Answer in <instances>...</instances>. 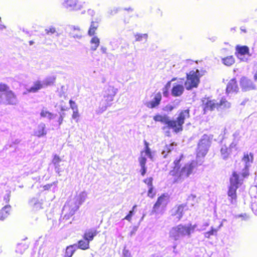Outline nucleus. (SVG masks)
<instances>
[{"label": "nucleus", "instance_id": "4", "mask_svg": "<svg viewBox=\"0 0 257 257\" xmlns=\"http://www.w3.org/2000/svg\"><path fill=\"white\" fill-rule=\"evenodd\" d=\"M197 226V224L192 225L190 223L185 225L179 224L171 229L170 236L176 240L185 236L190 237L191 233L194 232Z\"/></svg>", "mask_w": 257, "mask_h": 257}, {"label": "nucleus", "instance_id": "45", "mask_svg": "<svg viewBox=\"0 0 257 257\" xmlns=\"http://www.w3.org/2000/svg\"><path fill=\"white\" fill-rule=\"evenodd\" d=\"M251 209L257 216V202H253L251 204Z\"/></svg>", "mask_w": 257, "mask_h": 257}, {"label": "nucleus", "instance_id": "29", "mask_svg": "<svg viewBox=\"0 0 257 257\" xmlns=\"http://www.w3.org/2000/svg\"><path fill=\"white\" fill-rule=\"evenodd\" d=\"M75 245H76V244H74L72 245H70L66 247L64 257H72L75 251V249H74V246Z\"/></svg>", "mask_w": 257, "mask_h": 257}, {"label": "nucleus", "instance_id": "31", "mask_svg": "<svg viewBox=\"0 0 257 257\" xmlns=\"http://www.w3.org/2000/svg\"><path fill=\"white\" fill-rule=\"evenodd\" d=\"M222 62L224 65L229 66L234 63V58L232 56H228L222 58Z\"/></svg>", "mask_w": 257, "mask_h": 257}, {"label": "nucleus", "instance_id": "62", "mask_svg": "<svg viewBox=\"0 0 257 257\" xmlns=\"http://www.w3.org/2000/svg\"><path fill=\"white\" fill-rule=\"evenodd\" d=\"M166 155H164V157L166 158Z\"/></svg>", "mask_w": 257, "mask_h": 257}, {"label": "nucleus", "instance_id": "52", "mask_svg": "<svg viewBox=\"0 0 257 257\" xmlns=\"http://www.w3.org/2000/svg\"><path fill=\"white\" fill-rule=\"evenodd\" d=\"M245 216H246V214L245 213L240 214L236 215V218L242 217L244 218L245 217Z\"/></svg>", "mask_w": 257, "mask_h": 257}, {"label": "nucleus", "instance_id": "30", "mask_svg": "<svg viewBox=\"0 0 257 257\" xmlns=\"http://www.w3.org/2000/svg\"><path fill=\"white\" fill-rule=\"evenodd\" d=\"M55 79L56 78L54 77H49L46 78L42 82V84H43V87H45L53 85L55 83Z\"/></svg>", "mask_w": 257, "mask_h": 257}, {"label": "nucleus", "instance_id": "48", "mask_svg": "<svg viewBox=\"0 0 257 257\" xmlns=\"http://www.w3.org/2000/svg\"><path fill=\"white\" fill-rule=\"evenodd\" d=\"M123 254L124 257H129L131 255V253L128 250L124 249L123 250Z\"/></svg>", "mask_w": 257, "mask_h": 257}, {"label": "nucleus", "instance_id": "2", "mask_svg": "<svg viewBox=\"0 0 257 257\" xmlns=\"http://www.w3.org/2000/svg\"><path fill=\"white\" fill-rule=\"evenodd\" d=\"M189 117V110H182L179 114L176 120H171L166 114H162V123H164L169 128H172L176 133L182 130L184 120Z\"/></svg>", "mask_w": 257, "mask_h": 257}, {"label": "nucleus", "instance_id": "49", "mask_svg": "<svg viewBox=\"0 0 257 257\" xmlns=\"http://www.w3.org/2000/svg\"><path fill=\"white\" fill-rule=\"evenodd\" d=\"M64 113H63L62 114H61L60 117H59L58 118V123L59 124H61L62 122H63V115Z\"/></svg>", "mask_w": 257, "mask_h": 257}, {"label": "nucleus", "instance_id": "3", "mask_svg": "<svg viewBox=\"0 0 257 257\" xmlns=\"http://www.w3.org/2000/svg\"><path fill=\"white\" fill-rule=\"evenodd\" d=\"M183 155H181L179 159H176L174 161V169L170 171V174L173 176H176L180 179H184L192 174L193 170L196 167V162L192 161L190 163L185 164L181 169H180V161Z\"/></svg>", "mask_w": 257, "mask_h": 257}, {"label": "nucleus", "instance_id": "59", "mask_svg": "<svg viewBox=\"0 0 257 257\" xmlns=\"http://www.w3.org/2000/svg\"><path fill=\"white\" fill-rule=\"evenodd\" d=\"M161 154H162V155H163L164 154V153L163 152H162Z\"/></svg>", "mask_w": 257, "mask_h": 257}, {"label": "nucleus", "instance_id": "16", "mask_svg": "<svg viewBox=\"0 0 257 257\" xmlns=\"http://www.w3.org/2000/svg\"><path fill=\"white\" fill-rule=\"evenodd\" d=\"M64 6L70 10H78L81 8V6L77 0H66L64 3Z\"/></svg>", "mask_w": 257, "mask_h": 257}, {"label": "nucleus", "instance_id": "23", "mask_svg": "<svg viewBox=\"0 0 257 257\" xmlns=\"http://www.w3.org/2000/svg\"><path fill=\"white\" fill-rule=\"evenodd\" d=\"M46 133L45 125L43 123L39 125L37 128L34 132L35 136L39 138L46 135Z\"/></svg>", "mask_w": 257, "mask_h": 257}, {"label": "nucleus", "instance_id": "39", "mask_svg": "<svg viewBox=\"0 0 257 257\" xmlns=\"http://www.w3.org/2000/svg\"><path fill=\"white\" fill-rule=\"evenodd\" d=\"M162 206L163 205H166L168 202L169 196L168 194H162Z\"/></svg>", "mask_w": 257, "mask_h": 257}, {"label": "nucleus", "instance_id": "41", "mask_svg": "<svg viewBox=\"0 0 257 257\" xmlns=\"http://www.w3.org/2000/svg\"><path fill=\"white\" fill-rule=\"evenodd\" d=\"M156 192L154 190V189L152 187L149 188L148 192V195L151 198H154L155 196Z\"/></svg>", "mask_w": 257, "mask_h": 257}, {"label": "nucleus", "instance_id": "24", "mask_svg": "<svg viewBox=\"0 0 257 257\" xmlns=\"http://www.w3.org/2000/svg\"><path fill=\"white\" fill-rule=\"evenodd\" d=\"M43 87V84H42V82L36 81L34 83L33 85L28 89V92L35 93Z\"/></svg>", "mask_w": 257, "mask_h": 257}, {"label": "nucleus", "instance_id": "11", "mask_svg": "<svg viewBox=\"0 0 257 257\" xmlns=\"http://www.w3.org/2000/svg\"><path fill=\"white\" fill-rule=\"evenodd\" d=\"M204 113L205 114L208 111H212L215 108L217 109V103L214 100H209V98H204L202 100Z\"/></svg>", "mask_w": 257, "mask_h": 257}, {"label": "nucleus", "instance_id": "25", "mask_svg": "<svg viewBox=\"0 0 257 257\" xmlns=\"http://www.w3.org/2000/svg\"><path fill=\"white\" fill-rule=\"evenodd\" d=\"M77 247L82 250H86L90 247V242L86 239L79 240L77 243Z\"/></svg>", "mask_w": 257, "mask_h": 257}, {"label": "nucleus", "instance_id": "7", "mask_svg": "<svg viewBox=\"0 0 257 257\" xmlns=\"http://www.w3.org/2000/svg\"><path fill=\"white\" fill-rule=\"evenodd\" d=\"M199 71L198 70L196 71H191L189 73H187V80L185 82V86L187 90H191L193 88L197 87L199 83Z\"/></svg>", "mask_w": 257, "mask_h": 257}, {"label": "nucleus", "instance_id": "15", "mask_svg": "<svg viewBox=\"0 0 257 257\" xmlns=\"http://www.w3.org/2000/svg\"><path fill=\"white\" fill-rule=\"evenodd\" d=\"M232 141L229 145L230 149H232L234 151H237L238 149V144L240 141V136L238 131H235L232 135Z\"/></svg>", "mask_w": 257, "mask_h": 257}, {"label": "nucleus", "instance_id": "21", "mask_svg": "<svg viewBox=\"0 0 257 257\" xmlns=\"http://www.w3.org/2000/svg\"><path fill=\"white\" fill-rule=\"evenodd\" d=\"M11 206L10 205H5L0 210V220H4L10 214Z\"/></svg>", "mask_w": 257, "mask_h": 257}, {"label": "nucleus", "instance_id": "34", "mask_svg": "<svg viewBox=\"0 0 257 257\" xmlns=\"http://www.w3.org/2000/svg\"><path fill=\"white\" fill-rule=\"evenodd\" d=\"M61 161V159L57 155L55 154L53 155V157L52 160V163L55 166V169H58L59 164Z\"/></svg>", "mask_w": 257, "mask_h": 257}, {"label": "nucleus", "instance_id": "14", "mask_svg": "<svg viewBox=\"0 0 257 257\" xmlns=\"http://www.w3.org/2000/svg\"><path fill=\"white\" fill-rule=\"evenodd\" d=\"M234 151L230 149V147H227L226 145H223L220 148V156L224 160H227L230 156L231 153Z\"/></svg>", "mask_w": 257, "mask_h": 257}, {"label": "nucleus", "instance_id": "46", "mask_svg": "<svg viewBox=\"0 0 257 257\" xmlns=\"http://www.w3.org/2000/svg\"><path fill=\"white\" fill-rule=\"evenodd\" d=\"M45 31H46V34H54L56 32V30H55V28L51 27V28H49L48 29H46L45 30Z\"/></svg>", "mask_w": 257, "mask_h": 257}, {"label": "nucleus", "instance_id": "47", "mask_svg": "<svg viewBox=\"0 0 257 257\" xmlns=\"http://www.w3.org/2000/svg\"><path fill=\"white\" fill-rule=\"evenodd\" d=\"M52 184H48L43 186L44 190H49L52 186Z\"/></svg>", "mask_w": 257, "mask_h": 257}, {"label": "nucleus", "instance_id": "13", "mask_svg": "<svg viewBox=\"0 0 257 257\" xmlns=\"http://www.w3.org/2000/svg\"><path fill=\"white\" fill-rule=\"evenodd\" d=\"M184 87L182 84L173 83L171 89V95L175 97L181 96L184 92Z\"/></svg>", "mask_w": 257, "mask_h": 257}, {"label": "nucleus", "instance_id": "57", "mask_svg": "<svg viewBox=\"0 0 257 257\" xmlns=\"http://www.w3.org/2000/svg\"><path fill=\"white\" fill-rule=\"evenodd\" d=\"M216 37H213L211 40L212 41H214L216 40Z\"/></svg>", "mask_w": 257, "mask_h": 257}, {"label": "nucleus", "instance_id": "56", "mask_svg": "<svg viewBox=\"0 0 257 257\" xmlns=\"http://www.w3.org/2000/svg\"><path fill=\"white\" fill-rule=\"evenodd\" d=\"M254 78L255 80L257 81V71L255 72V73L254 75Z\"/></svg>", "mask_w": 257, "mask_h": 257}, {"label": "nucleus", "instance_id": "53", "mask_svg": "<svg viewBox=\"0 0 257 257\" xmlns=\"http://www.w3.org/2000/svg\"><path fill=\"white\" fill-rule=\"evenodd\" d=\"M60 109L61 111H65L69 109V108L61 105Z\"/></svg>", "mask_w": 257, "mask_h": 257}, {"label": "nucleus", "instance_id": "5", "mask_svg": "<svg viewBox=\"0 0 257 257\" xmlns=\"http://www.w3.org/2000/svg\"><path fill=\"white\" fill-rule=\"evenodd\" d=\"M18 100L16 95L6 84L0 83V103L16 105Z\"/></svg>", "mask_w": 257, "mask_h": 257}, {"label": "nucleus", "instance_id": "61", "mask_svg": "<svg viewBox=\"0 0 257 257\" xmlns=\"http://www.w3.org/2000/svg\"><path fill=\"white\" fill-rule=\"evenodd\" d=\"M243 31H244V32H246V30H243Z\"/></svg>", "mask_w": 257, "mask_h": 257}, {"label": "nucleus", "instance_id": "17", "mask_svg": "<svg viewBox=\"0 0 257 257\" xmlns=\"http://www.w3.org/2000/svg\"><path fill=\"white\" fill-rule=\"evenodd\" d=\"M69 102L70 104V107L73 110L72 117L73 119L76 120V121H78V118L80 116L78 106L77 105L76 103L72 100H70Z\"/></svg>", "mask_w": 257, "mask_h": 257}, {"label": "nucleus", "instance_id": "40", "mask_svg": "<svg viewBox=\"0 0 257 257\" xmlns=\"http://www.w3.org/2000/svg\"><path fill=\"white\" fill-rule=\"evenodd\" d=\"M217 232L216 229H214L212 227H211V230L206 232L204 233V236L206 238H209L211 235H212L214 234V233H216Z\"/></svg>", "mask_w": 257, "mask_h": 257}, {"label": "nucleus", "instance_id": "6", "mask_svg": "<svg viewBox=\"0 0 257 257\" xmlns=\"http://www.w3.org/2000/svg\"><path fill=\"white\" fill-rule=\"evenodd\" d=\"M212 140V136L204 135L199 141L198 143L197 157H203L207 153Z\"/></svg>", "mask_w": 257, "mask_h": 257}, {"label": "nucleus", "instance_id": "18", "mask_svg": "<svg viewBox=\"0 0 257 257\" xmlns=\"http://www.w3.org/2000/svg\"><path fill=\"white\" fill-rule=\"evenodd\" d=\"M238 89L235 79H232L228 83L226 87V92H236Z\"/></svg>", "mask_w": 257, "mask_h": 257}, {"label": "nucleus", "instance_id": "42", "mask_svg": "<svg viewBox=\"0 0 257 257\" xmlns=\"http://www.w3.org/2000/svg\"><path fill=\"white\" fill-rule=\"evenodd\" d=\"M174 107L175 106L174 105L168 104L165 106L162 109L164 111L169 112L171 111L174 108Z\"/></svg>", "mask_w": 257, "mask_h": 257}, {"label": "nucleus", "instance_id": "37", "mask_svg": "<svg viewBox=\"0 0 257 257\" xmlns=\"http://www.w3.org/2000/svg\"><path fill=\"white\" fill-rule=\"evenodd\" d=\"M136 38V41H142L143 39H145V40H147L148 35L146 34H137L135 36Z\"/></svg>", "mask_w": 257, "mask_h": 257}, {"label": "nucleus", "instance_id": "22", "mask_svg": "<svg viewBox=\"0 0 257 257\" xmlns=\"http://www.w3.org/2000/svg\"><path fill=\"white\" fill-rule=\"evenodd\" d=\"M217 103V110H220L224 109H228L230 107L231 104L228 102L225 98H222Z\"/></svg>", "mask_w": 257, "mask_h": 257}, {"label": "nucleus", "instance_id": "1", "mask_svg": "<svg viewBox=\"0 0 257 257\" xmlns=\"http://www.w3.org/2000/svg\"><path fill=\"white\" fill-rule=\"evenodd\" d=\"M253 159V155L250 153L249 155L246 154L242 159V165L243 166L239 174L234 172L230 178V185L228 191V195L230 197L231 203H233V200L236 199V191L239 185L241 184L242 179L240 178V175L242 178H245L249 175V168Z\"/></svg>", "mask_w": 257, "mask_h": 257}, {"label": "nucleus", "instance_id": "28", "mask_svg": "<svg viewBox=\"0 0 257 257\" xmlns=\"http://www.w3.org/2000/svg\"><path fill=\"white\" fill-rule=\"evenodd\" d=\"M176 78H174L171 81H168L166 84L165 87L163 89V93L164 96L167 97L170 94L169 89L171 88L172 82L176 80Z\"/></svg>", "mask_w": 257, "mask_h": 257}, {"label": "nucleus", "instance_id": "50", "mask_svg": "<svg viewBox=\"0 0 257 257\" xmlns=\"http://www.w3.org/2000/svg\"><path fill=\"white\" fill-rule=\"evenodd\" d=\"M10 200V195L9 194H7L4 197V200L6 203H8Z\"/></svg>", "mask_w": 257, "mask_h": 257}, {"label": "nucleus", "instance_id": "36", "mask_svg": "<svg viewBox=\"0 0 257 257\" xmlns=\"http://www.w3.org/2000/svg\"><path fill=\"white\" fill-rule=\"evenodd\" d=\"M136 207V205H134L132 209L129 211L128 214L126 215L123 219H125L128 221H131L132 220V217L134 215V213Z\"/></svg>", "mask_w": 257, "mask_h": 257}, {"label": "nucleus", "instance_id": "9", "mask_svg": "<svg viewBox=\"0 0 257 257\" xmlns=\"http://www.w3.org/2000/svg\"><path fill=\"white\" fill-rule=\"evenodd\" d=\"M145 144V150L141 152V156L139 158V161L141 167L140 170L141 174L142 176H144L146 172V168L145 167L146 163V158L145 155L149 156L151 159H152V153L149 147V144L146 141H144Z\"/></svg>", "mask_w": 257, "mask_h": 257}, {"label": "nucleus", "instance_id": "10", "mask_svg": "<svg viewBox=\"0 0 257 257\" xmlns=\"http://www.w3.org/2000/svg\"><path fill=\"white\" fill-rule=\"evenodd\" d=\"M115 94V90L111 86L108 87V88L105 91V94L104 95L102 101L104 104H105L106 106L110 105V102L113 100V97Z\"/></svg>", "mask_w": 257, "mask_h": 257}, {"label": "nucleus", "instance_id": "32", "mask_svg": "<svg viewBox=\"0 0 257 257\" xmlns=\"http://www.w3.org/2000/svg\"><path fill=\"white\" fill-rule=\"evenodd\" d=\"M40 116L42 117H47L49 119H53L54 117V114L46 109H42L41 110Z\"/></svg>", "mask_w": 257, "mask_h": 257}, {"label": "nucleus", "instance_id": "35", "mask_svg": "<svg viewBox=\"0 0 257 257\" xmlns=\"http://www.w3.org/2000/svg\"><path fill=\"white\" fill-rule=\"evenodd\" d=\"M183 210L184 207L182 205H180L178 207L175 215L176 216V217L178 219V220H180L182 217Z\"/></svg>", "mask_w": 257, "mask_h": 257}, {"label": "nucleus", "instance_id": "27", "mask_svg": "<svg viewBox=\"0 0 257 257\" xmlns=\"http://www.w3.org/2000/svg\"><path fill=\"white\" fill-rule=\"evenodd\" d=\"M28 248V244L25 243H20L17 245L16 251L19 253L22 254Z\"/></svg>", "mask_w": 257, "mask_h": 257}, {"label": "nucleus", "instance_id": "44", "mask_svg": "<svg viewBox=\"0 0 257 257\" xmlns=\"http://www.w3.org/2000/svg\"><path fill=\"white\" fill-rule=\"evenodd\" d=\"M209 224L208 222H205L203 223V224H202V225L201 226H200V227L197 228L196 230H198L199 231L204 230L205 229L206 227L209 226Z\"/></svg>", "mask_w": 257, "mask_h": 257}, {"label": "nucleus", "instance_id": "60", "mask_svg": "<svg viewBox=\"0 0 257 257\" xmlns=\"http://www.w3.org/2000/svg\"><path fill=\"white\" fill-rule=\"evenodd\" d=\"M243 31H244V32H246V30H243Z\"/></svg>", "mask_w": 257, "mask_h": 257}, {"label": "nucleus", "instance_id": "19", "mask_svg": "<svg viewBox=\"0 0 257 257\" xmlns=\"http://www.w3.org/2000/svg\"><path fill=\"white\" fill-rule=\"evenodd\" d=\"M97 233L98 232L95 229H88L84 232L83 235V238L86 239L90 242L94 239V237L96 236Z\"/></svg>", "mask_w": 257, "mask_h": 257}, {"label": "nucleus", "instance_id": "54", "mask_svg": "<svg viewBox=\"0 0 257 257\" xmlns=\"http://www.w3.org/2000/svg\"><path fill=\"white\" fill-rule=\"evenodd\" d=\"M154 119L156 121H161V116L160 115H156L154 117Z\"/></svg>", "mask_w": 257, "mask_h": 257}, {"label": "nucleus", "instance_id": "51", "mask_svg": "<svg viewBox=\"0 0 257 257\" xmlns=\"http://www.w3.org/2000/svg\"><path fill=\"white\" fill-rule=\"evenodd\" d=\"M249 99L248 98H245L240 104V105L244 106L247 102H248Z\"/></svg>", "mask_w": 257, "mask_h": 257}, {"label": "nucleus", "instance_id": "26", "mask_svg": "<svg viewBox=\"0 0 257 257\" xmlns=\"http://www.w3.org/2000/svg\"><path fill=\"white\" fill-rule=\"evenodd\" d=\"M90 43L91 44V50L94 51L98 47L100 44V40L97 37L94 36L91 38Z\"/></svg>", "mask_w": 257, "mask_h": 257}, {"label": "nucleus", "instance_id": "33", "mask_svg": "<svg viewBox=\"0 0 257 257\" xmlns=\"http://www.w3.org/2000/svg\"><path fill=\"white\" fill-rule=\"evenodd\" d=\"M160 101V98L158 97H155V100L147 102L146 105L149 108H153L159 105Z\"/></svg>", "mask_w": 257, "mask_h": 257}, {"label": "nucleus", "instance_id": "43", "mask_svg": "<svg viewBox=\"0 0 257 257\" xmlns=\"http://www.w3.org/2000/svg\"><path fill=\"white\" fill-rule=\"evenodd\" d=\"M144 182L148 185V186L150 187H152V182L153 179L152 178H148L144 180Z\"/></svg>", "mask_w": 257, "mask_h": 257}, {"label": "nucleus", "instance_id": "38", "mask_svg": "<svg viewBox=\"0 0 257 257\" xmlns=\"http://www.w3.org/2000/svg\"><path fill=\"white\" fill-rule=\"evenodd\" d=\"M161 206V196L159 197L157 199V201L154 204L153 208V211L156 212L158 211Z\"/></svg>", "mask_w": 257, "mask_h": 257}, {"label": "nucleus", "instance_id": "58", "mask_svg": "<svg viewBox=\"0 0 257 257\" xmlns=\"http://www.w3.org/2000/svg\"><path fill=\"white\" fill-rule=\"evenodd\" d=\"M33 43H34V42L33 41H29L30 45H32V44H33Z\"/></svg>", "mask_w": 257, "mask_h": 257}, {"label": "nucleus", "instance_id": "55", "mask_svg": "<svg viewBox=\"0 0 257 257\" xmlns=\"http://www.w3.org/2000/svg\"><path fill=\"white\" fill-rule=\"evenodd\" d=\"M101 50H102L103 53H106V48L101 47Z\"/></svg>", "mask_w": 257, "mask_h": 257}, {"label": "nucleus", "instance_id": "8", "mask_svg": "<svg viewBox=\"0 0 257 257\" xmlns=\"http://www.w3.org/2000/svg\"><path fill=\"white\" fill-rule=\"evenodd\" d=\"M235 54L236 57L242 62H248L251 60L252 57V54L249 52L248 47L245 45H236Z\"/></svg>", "mask_w": 257, "mask_h": 257}, {"label": "nucleus", "instance_id": "12", "mask_svg": "<svg viewBox=\"0 0 257 257\" xmlns=\"http://www.w3.org/2000/svg\"><path fill=\"white\" fill-rule=\"evenodd\" d=\"M240 85L243 91H247L254 89L255 88L252 81L246 77H242L240 79Z\"/></svg>", "mask_w": 257, "mask_h": 257}, {"label": "nucleus", "instance_id": "20", "mask_svg": "<svg viewBox=\"0 0 257 257\" xmlns=\"http://www.w3.org/2000/svg\"><path fill=\"white\" fill-rule=\"evenodd\" d=\"M99 26V21L96 20L94 21H92L91 22V24L90 27L88 31V34L90 36H94L96 33V31L97 30L98 27Z\"/></svg>", "mask_w": 257, "mask_h": 257}]
</instances>
